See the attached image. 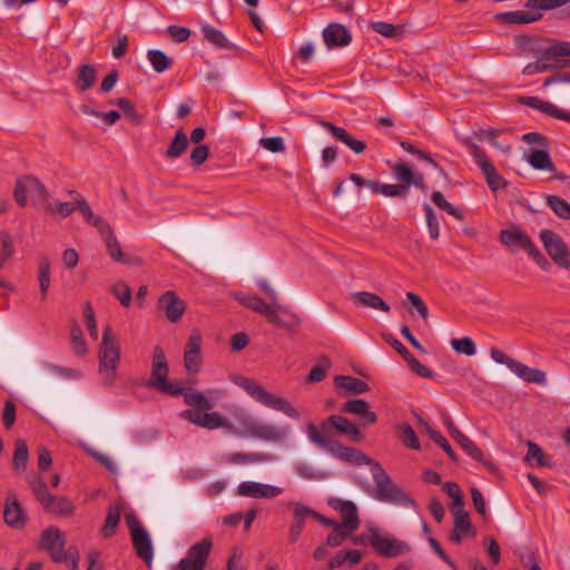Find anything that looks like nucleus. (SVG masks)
<instances>
[{
    "mask_svg": "<svg viewBox=\"0 0 570 570\" xmlns=\"http://www.w3.org/2000/svg\"><path fill=\"white\" fill-rule=\"evenodd\" d=\"M169 366L164 350L155 346L153 352L150 376L145 383L147 389L157 391L169 396H184L187 405H198L199 407H209L208 399L203 393L193 391L189 387L180 386L177 382L168 380Z\"/></svg>",
    "mask_w": 570,
    "mask_h": 570,
    "instance_id": "obj_1",
    "label": "nucleus"
},
{
    "mask_svg": "<svg viewBox=\"0 0 570 570\" xmlns=\"http://www.w3.org/2000/svg\"><path fill=\"white\" fill-rule=\"evenodd\" d=\"M65 546L66 538L59 528L49 527L42 531L39 548L47 551L55 562H65L69 570H78L80 558L78 548L70 546L65 550Z\"/></svg>",
    "mask_w": 570,
    "mask_h": 570,
    "instance_id": "obj_2",
    "label": "nucleus"
},
{
    "mask_svg": "<svg viewBox=\"0 0 570 570\" xmlns=\"http://www.w3.org/2000/svg\"><path fill=\"white\" fill-rule=\"evenodd\" d=\"M307 433L313 443L344 462H355L358 465L366 464L371 466L375 463L373 459L368 458L360 450L343 445L337 440H332L323 435L314 423L307 425Z\"/></svg>",
    "mask_w": 570,
    "mask_h": 570,
    "instance_id": "obj_3",
    "label": "nucleus"
},
{
    "mask_svg": "<svg viewBox=\"0 0 570 570\" xmlns=\"http://www.w3.org/2000/svg\"><path fill=\"white\" fill-rule=\"evenodd\" d=\"M234 382L244 389L255 401L271 407L275 411L283 412L288 417L298 420L301 413L286 399L269 393L264 386L257 384L253 379L238 375Z\"/></svg>",
    "mask_w": 570,
    "mask_h": 570,
    "instance_id": "obj_4",
    "label": "nucleus"
},
{
    "mask_svg": "<svg viewBox=\"0 0 570 570\" xmlns=\"http://www.w3.org/2000/svg\"><path fill=\"white\" fill-rule=\"evenodd\" d=\"M371 472L376 487V500L403 507H409L414 503L413 500L393 482L379 462L375 461V463H373Z\"/></svg>",
    "mask_w": 570,
    "mask_h": 570,
    "instance_id": "obj_5",
    "label": "nucleus"
},
{
    "mask_svg": "<svg viewBox=\"0 0 570 570\" xmlns=\"http://www.w3.org/2000/svg\"><path fill=\"white\" fill-rule=\"evenodd\" d=\"M119 358L120 350L115 342L112 330L108 325L104 328L102 341L99 350V368L108 384H111L115 379Z\"/></svg>",
    "mask_w": 570,
    "mask_h": 570,
    "instance_id": "obj_6",
    "label": "nucleus"
},
{
    "mask_svg": "<svg viewBox=\"0 0 570 570\" xmlns=\"http://www.w3.org/2000/svg\"><path fill=\"white\" fill-rule=\"evenodd\" d=\"M464 145L471 149V155L484 175L488 187L492 191H497L500 188L505 189L509 186L508 180L498 173L485 151L482 150L471 138H466L464 140Z\"/></svg>",
    "mask_w": 570,
    "mask_h": 570,
    "instance_id": "obj_7",
    "label": "nucleus"
},
{
    "mask_svg": "<svg viewBox=\"0 0 570 570\" xmlns=\"http://www.w3.org/2000/svg\"><path fill=\"white\" fill-rule=\"evenodd\" d=\"M540 239L551 259L561 268H570V252L564 240L551 229H542Z\"/></svg>",
    "mask_w": 570,
    "mask_h": 570,
    "instance_id": "obj_8",
    "label": "nucleus"
},
{
    "mask_svg": "<svg viewBox=\"0 0 570 570\" xmlns=\"http://www.w3.org/2000/svg\"><path fill=\"white\" fill-rule=\"evenodd\" d=\"M209 407H199L193 405L195 409L185 410L180 413V416L188 420L190 423L205 428L208 430H216L219 428H226L229 425L228 421L220 415L218 412L208 413L207 411L214 407V404L208 400Z\"/></svg>",
    "mask_w": 570,
    "mask_h": 570,
    "instance_id": "obj_9",
    "label": "nucleus"
},
{
    "mask_svg": "<svg viewBox=\"0 0 570 570\" xmlns=\"http://www.w3.org/2000/svg\"><path fill=\"white\" fill-rule=\"evenodd\" d=\"M368 542L374 550L384 558H394L410 552L411 547L402 540L384 538L380 534L379 529L371 528L368 530Z\"/></svg>",
    "mask_w": 570,
    "mask_h": 570,
    "instance_id": "obj_10",
    "label": "nucleus"
},
{
    "mask_svg": "<svg viewBox=\"0 0 570 570\" xmlns=\"http://www.w3.org/2000/svg\"><path fill=\"white\" fill-rule=\"evenodd\" d=\"M212 548L213 541L209 538H204L193 544L186 557L179 561L177 570H204Z\"/></svg>",
    "mask_w": 570,
    "mask_h": 570,
    "instance_id": "obj_11",
    "label": "nucleus"
},
{
    "mask_svg": "<svg viewBox=\"0 0 570 570\" xmlns=\"http://www.w3.org/2000/svg\"><path fill=\"white\" fill-rule=\"evenodd\" d=\"M244 429L252 438L268 442H282L291 432L288 425L278 426L254 420L246 422Z\"/></svg>",
    "mask_w": 570,
    "mask_h": 570,
    "instance_id": "obj_12",
    "label": "nucleus"
},
{
    "mask_svg": "<svg viewBox=\"0 0 570 570\" xmlns=\"http://www.w3.org/2000/svg\"><path fill=\"white\" fill-rule=\"evenodd\" d=\"M30 190H35L39 198L43 202H48L50 194L46 186L35 176H23L16 180L13 188V199L21 207L24 208L28 204L27 194Z\"/></svg>",
    "mask_w": 570,
    "mask_h": 570,
    "instance_id": "obj_13",
    "label": "nucleus"
},
{
    "mask_svg": "<svg viewBox=\"0 0 570 570\" xmlns=\"http://www.w3.org/2000/svg\"><path fill=\"white\" fill-rule=\"evenodd\" d=\"M28 519V514L19 502L17 494L8 493L3 507L4 523L13 530L21 531L26 528Z\"/></svg>",
    "mask_w": 570,
    "mask_h": 570,
    "instance_id": "obj_14",
    "label": "nucleus"
},
{
    "mask_svg": "<svg viewBox=\"0 0 570 570\" xmlns=\"http://www.w3.org/2000/svg\"><path fill=\"white\" fill-rule=\"evenodd\" d=\"M550 46L540 50L539 60H556L558 68H570V42L563 40L546 39Z\"/></svg>",
    "mask_w": 570,
    "mask_h": 570,
    "instance_id": "obj_15",
    "label": "nucleus"
},
{
    "mask_svg": "<svg viewBox=\"0 0 570 570\" xmlns=\"http://www.w3.org/2000/svg\"><path fill=\"white\" fill-rule=\"evenodd\" d=\"M331 429H334L341 435H348L351 440L356 443L364 439L358 425L342 415L333 414L321 423L323 433H328Z\"/></svg>",
    "mask_w": 570,
    "mask_h": 570,
    "instance_id": "obj_16",
    "label": "nucleus"
},
{
    "mask_svg": "<svg viewBox=\"0 0 570 570\" xmlns=\"http://www.w3.org/2000/svg\"><path fill=\"white\" fill-rule=\"evenodd\" d=\"M157 307L170 323L179 322L186 312V303L175 291H166L160 295Z\"/></svg>",
    "mask_w": 570,
    "mask_h": 570,
    "instance_id": "obj_17",
    "label": "nucleus"
},
{
    "mask_svg": "<svg viewBox=\"0 0 570 570\" xmlns=\"http://www.w3.org/2000/svg\"><path fill=\"white\" fill-rule=\"evenodd\" d=\"M328 504L334 510L340 511L342 518V527L350 532L356 531L360 527V518L357 507L353 501L333 498L328 500Z\"/></svg>",
    "mask_w": 570,
    "mask_h": 570,
    "instance_id": "obj_18",
    "label": "nucleus"
},
{
    "mask_svg": "<svg viewBox=\"0 0 570 570\" xmlns=\"http://www.w3.org/2000/svg\"><path fill=\"white\" fill-rule=\"evenodd\" d=\"M500 242L507 246L511 252L523 249L529 253L534 246L530 236L519 227L502 229L499 235Z\"/></svg>",
    "mask_w": 570,
    "mask_h": 570,
    "instance_id": "obj_19",
    "label": "nucleus"
},
{
    "mask_svg": "<svg viewBox=\"0 0 570 570\" xmlns=\"http://www.w3.org/2000/svg\"><path fill=\"white\" fill-rule=\"evenodd\" d=\"M282 492V488L254 481L242 482L236 490V494L246 498H274Z\"/></svg>",
    "mask_w": 570,
    "mask_h": 570,
    "instance_id": "obj_20",
    "label": "nucleus"
},
{
    "mask_svg": "<svg viewBox=\"0 0 570 570\" xmlns=\"http://www.w3.org/2000/svg\"><path fill=\"white\" fill-rule=\"evenodd\" d=\"M444 423L451 436L464 450V452L473 460H481L482 450L455 426L449 415L445 416Z\"/></svg>",
    "mask_w": 570,
    "mask_h": 570,
    "instance_id": "obj_21",
    "label": "nucleus"
},
{
    "mask_svg": "<svg viewBox=\"0 0 570 570\" xmlns=\"http://www.w3.org/2000/svg\"><path fill=\"white\" fill-rule=\"evenodd\" d=\"M130 537L137 556L150 567L154 559V548L148 532L145 528L142 530H134Z\"/></svg>",
    "mask_w": 570,
    "mask_h": 570,
    "instance_id": "obj_22",
    "label": "nucleus"
},
{
    "mask_svg": "<svg viewBox=\"0 0 570 570\" xmlns=\"http://www.w3.org/2000/svg\"><path fill=\"white\" fill-rule=\"evenodd\" d=\"M341 412L360 415L362 426L372 425L377 421L376 413L370 410L368 403L363 399L348 400L343 404Z\"/></svg>",
    "mask_w": 570,
    "mask_h": 570,
    "instance_id": "obj_23",
    "label": "nucleus"
},
{
    "mask_svg": "<svg viewBox=\"0 0 570 570\" xmlns=\"http://www.w3.org/2000/svg\"><path fill=\"white\" fill-rule=\"evenodd\" d=\"M324 42L328 48L344 47L352 41L350 31L340 23H330L323 30Z\"/></svg>",
    "mask_w": 570,
    "mask_h": 570,
    "instance_id": "obj_24",
    "label": "nucleus"
},
{
    "mask_svg": "<svg viewBox=\"0 0 570 570\" xmlns=\"http://www.w3.org/2000/svg\"><path fill=\"white\" fill-rule=\"evenodd\" d=\"M322 126L327 129L333 137L345 144L355 154H362L365 151V141L352 137L344 128L338 127L331 121H322Z\"/></svg>",
    "mask_w": 570,
    "mask_h": 570,
    "instance_id": "obj_25",
    "label": "nucleus"
},
{
    "mask_svg": "<svg viewBox=\"0 0 570 570\" xmlns=\"http://www.w3.org/2000/svg\"><path fill=\"white\" fill-rule=\"evenodd\" d=\"M352 301L355 305H362L382 312H390V305L377 294L371 292H356L352 295Z\"/></svg>",
    "mask_w": 570,
    "mask_h": 570,
    "instance_id": "obj_26",
    "label": "nucleus"
},
{
    "mask_svg": "<svg viewBox=\"0 0 570 570\" xmlns=\"http://www.w3.org/2000/svg\"><path fill=\"white\" fill-rule=\"evenodd\" d=\"M43 510L48 513L69 517L75 511V505L71 500L66 497L52 495L49 501L45 503Z\"/></svg>",
    "mask_w": 570,
    "mask_h": 570,
    "instance_id": "obj_27",
    "label": "nucleus"
},
{
    "mask_svg": "<svg viewBox=\"0 0 570 570\" xmlns=\"http://www.w3.org/2000/svg\"><path fill=\"white\" fill-rule=\"evenodd\" d=\"M204 39L217 49L233 50L235 46L226 38V36L210 24H203L200 27Z\"/></svg>",
    "mask_w": 570,
    "mask_h": 570,
    "instance_id": "obj_28",
    "label": "nucleus"
},
{
    "mask_svg": "<svg viewBox=\"0 0 570 570\" xmlns=\"http://www.w3.org/2000/svg\"><path fill=\"white\" fill-rule=\"evenodd\" d=\"M97 80V71L91 65H82L77 70L75 86L79 92H86L92 88Z\"/></svg>",
    "mask_w": 570,
    "mask_h": 570,
    "instance_id": "obj_29",
    "label": "nucleus"
},
{
    "mask_svg": "<svg viewBox=\"0 0 570 570\" xmlns=\"http://www.w3.org/2000/svg\"><path fill=\"white\" fill-rule=\"evenodd\" d=\"M527 160L537 170L556 171V166L546 148L531 149L527 156Z\"/></svg>",
    "mask_w": 570,
    "mask_h": 570,
    "instance_id": "obj_30",
    "label": "nucleus"
},
{
    "mask_svg": "<svg viewBox=\"0 0 570 570\" xmlns=\"http://www.w3.org/2000/svg\"><path fill=\"white\" fill-rule=\"evenodd\" d=\"M542 18L540 12L530 11H508L498 14V19L510 24H528L535 22Z\"/></svg>",
    "mask_w": 570,
    "mask_h": 570,
    "instance_id": "obj_31",
    "label": "nucleus"
},
{
    "mask_svg": "<svg viewBox=\"0 0 570 570\" xmlns=\"http://www.w3.org/2000/svg\"><path fill=\"white\" fill-rule=\"evenodd\" d=\"M336 386L348 391L352 394H362L370 391L366 382L350 375H336L334 377Z\"/></svg>",
    "mask_w": 570,
    "mask_h": 570,
    "instance_id": "obj_32",
    "label": "nucleus"
},
{
    "mask_svg": "<svg viewBox=\"0 0 570 570\" xmlns=\"http://www.w3.org/2000/svg\"><path fill=\"white\" fill-rule=\"evenodd\" d=\"M188 138L183 129H179L175 132L168 148L165 151V157L167 159H176L185 154L188 148Z\"/></svg>",
    "mask_w": 570,
    "mask_h": 570,
    "instance_id": "obj_33",
    "label": "nucleus"
},
{
    "mask_svg": "<svg viewBox=\"0 0 570 570\" xmlns=\"http://www.w3.org/2000/svg\"><path fill=\"white\" fill-rule=\"evenodd\" d=\"M512 372L528 383L544 384L547 380L543 371L531 368L519 361L514 364Z\"/></svg>",
    "mask_w": 570,
    "mask_h": 570,
    "instance_id": "obj_34",
    "label": "nucleus"
},
{
    "mask_svg": "<svg viewBox=\"0 0 570 570\" xmlns=\"http://www.w3.org/2000/svg\"><path fill=\"white\" fill-rule=\"evenodd\" d=\"M147 58L158 73L165 72L174 66V60L159 49L149 50Z\"/></svg>",
    "mask_w": 570,
    "mask_h": 570,
    "instance_id": "obj_35",
    "label": "nucleus"
},
{
    "mask_svg": "<svg viewBox=\"0 0 570 570\" xmlns=\"http://www.w3.org/2000/svg\"><path fill=\"white\" fill-rule=\"evenodd\" d=\"M368 188L375 194H382L387 197H403L407 194L405 186L383 184L377 180H370Z\"/></svg>",
    "mask_w": 570,
    "mask_h": 570,
    "instance_id": "obj_36",
    "label": "nucleus"
},
{
    "mask_svg": "<svg viewBox=\"0 0 570 570\" xmlns=\"http://www.w3.org/2000/svg\"><path fill=\"white\" fill-rule=\"evenodd\" d=\"M14 245L12 237L7 229L0 230V271L6 266L14 255Z\"/></svg>",
    "mask_w": 570,
    "mask_h": 570,
    "instance_id": "obj_37",
    "label": "nucleus"
},
{
    "mask_svg": "<svg viewBox=\"0 0 570 570\" xmlns=\"http://www.w3.org/2000/svg\"><path fill=\"white\" fill-rule=\"evenodd\" d=\"M111 104L119 107L132 125L140 126L144 122V117L136 110L134 102L129 98H118Z\"/></svg>",
    "mask_w": 570,
    "mask_h": 570,
    "instance_id": "obj_38",
    "label": "nucleus"
},
{
    "mask_svg": "<svg viewBox=\"0 0 570 570\" xmlns=\"http://www.w3.org/2000/svg\"><path fill=\"white\" fill-rule=\"evenodd\" d=\"M397 435L405 448L420 450L421 444L414 429L409 423L397 426Z\"/></svg>",
    "mask_w": 570,
    "mask_h": 570,
    "instance_id": "obj_39",
    "label": "nucleus"
},
{
    "mask_svg": "<svg viewBox=\"0 0 570 570\" xmlns=\"http://www.w3.org/2000/svg\"><path fill=\"white\" fill-rule=\"evenodd\" d=\"M16 450L13 454V469L16 471H23L27 469L29 462V450L24 440H16Z\"/></svg>",
    "mask_w": 570,
    "mask_h": 570,
    "instance_id": "obj_40",
    "label": "nucleus"
},
{
    "mask_svg": "<svg viewBox=\"0 0 570 570\" xmlns=\"http://www.w3.org/2000/svg\"><path fill=\"white\" fill-rule=\"evenodd\" d=\"M518 102L523 106L537 109L544 115L551 116L554 111L556 106L550 101H542L540 98L535 96H521L518 98Z\"/></svg>",
    "mask_w": 570,
    "mask_h": 570,
    "instance_id": "obj_41",
    "label": "nucleus"
},
{
    "mask_svg": "<svg viewBox=\"0 0 570 570\" xmlns=\"http://www.w3.org/2000/svg\"><path fill=\"white\" fill-rule=\"evenodd\" d=\"M332 366V362L327 356H321L317 364L311 370L306 377L307 383L322 382Z\"/></svg>",
    "mask_w": 570,
    "mask_h": 570,
    "instance_id": "obj_42",
    "label": "nucleus"
},
{
    "mask_svg": "<svg viewBox=\"0 0 570 570\" xmlns=\"http://www.w3.org/2000/svg\"><path fill=\"white\" fill-rule=\"evenodd\" d=\"M525 461L528 463H532V461H535L537 466H544V468H551L552 463L547 458L543 450L534 442L528 443V452L525 455Z\"/></svg>",
    "mask_w": 570,
    "mask_h": 570,
    "instance_id": "obj_43",
    "label": "nucleus"
},
{
    "mask_svg": "<svg viewBox=\"0 0 570 570\" xmlns=\"http://www.w3.org/2000/svg\"><path fill=\"white\" fill-rule=\"evenodd\" d=\"M50 266L51 265H50V261L48 257L40 258L38 278H39V287H40V293H41L42 299H45L47 297L48 289L50 287V282H51Z\"/></svg>",
    "mask_w": 570,
    "mask_h": 570,
    "instance_id": "obj_44",
    "label": "nucleus"
},
{
    "mask_svg": "<svg viewBox=\"0 0 570 570\" xmlns=\"http://www.w3.org/2000/svg\"><path fill=\"white\" fill-rule=\"evenodd\" d=\"M101 237L104 238L107 253L115 262L124 257V252L121 250L120 244L111 227L109 228V232H104Z\"/></svg>",
    "mask_w": 570,
    "mask_h": 570,
    "instance_id": "obj_45",
    "label": "nucleus"
},
{
    "mask_svg": "<svg viewBox=\"0 0 570 570\" xmlns=\"http://www.w3.org/2000/svg\"><path fill=\"white\" fill-rule=\"evenodd\" d=\"M453 515H454L453 529H455L456 531L459 530L461 532H464L472 537L475 535V530L473 529V525L470 520V514L468 511H465L463 509H459V510L453 511Z\"/></svg>",
    "mask_w": 570,
    "mask_h": 570,
    "instance_id": "obj_46",
    "label": "nucleus"
},
{
    "mask_svg": "<svg viewBox=\"0 0 570 570\" xmlns=\"http://www.w3.org/2000/svg\"><path fill=\"white\" fill-rule=\"evenodd\" d=\"M80 446L90 458H92L94 460L99 462L108 472H110L112 474L118 473V468H117L116 463L109 456L96 451L95 449H92L91 446H89L85 443H81Z\"/></svg>",
    "mask_w": 570,
    "mask_h": 570,
    "instance_id": "obj_47",
    "label": "nucleus"
},
{
    "mask_svg": "<svg viewBox=\"0 0 570 570\" xmlns=\"http://www.w3.org/2000/svg\"><path fill=\"white\" fill-rule=\"evenodd\" d=\"M80 446L90 458H92L94 460L99 462L108 472H110L112 474L118 473V468H117L116 463L109 456L96 451L95 449H92L91 446H89L85 443H81Z\"/></svg>",
    "mask_w": 570,
    "mask_h": 570,
    "instance_id": "obj_48",
    "label": "nucleus"
},
{
    "mask_svg": "<svg viewBox=\"0 0 570 570\" xmlns=\"http://www.w3.org/2000/svg\"><path fill=\"white\" fill-rule=\"evenodd\" d=\"M120 521V510L117 507H110L105 519V523L101 528V533L105 538H110L115 534V531Z\"/></svg>",
    "mask_w": 570,
    "mask_h": 570,
    "instance_id": "obj_49",
    "label": "nucleus"
},
{
    "mask_svg": "<svg viewBox=\"0 0 570 570\" xmlns=\"http://www.w3.org/2000/svg\"><path fill=\"white\" fill-rule=\"evenodd\" d=\"M71 334V346L75 354L83 356L88 352L87 343L80 326L75 323L70 331Z\"/></svg>",
    "mask_w": 570,
    "mask_h": 570,
    "instance_id": "obj_50",
    "label": "nucleus"
},
{
    "mask_svg": "<svg viewBox=\"0 0 570 570\" xmlns=\"http://www.w3.org/2000/svg\"><path fill=\"white\" fill-rule=\"evenodd\" d=\"M271 455L262 452L256 453H232L228 455V461L235 464H247L268 461Z\"/></svg>",
    "mask_w": 570,
    "mask_h": 570,
    "instance_id": "obj_51",
    "label": "nucleus"
},
{
    "mask_svg": "<svg viewBox=\"0 0 570 570\" xmlns=\"http://www.w3.org/2000/svg\"><path fill=\"white\" fill-rule=\"evenodd\" d=\"M400 146L402 147L403 150H405L406 153L411 154V155H414L416 157H419L420 159L422 160H425L428 161L429 164H431L435 169H438L441 174H445L444 169L439 165V163H436L430 153L428 151H424V150H421L419 148H416L412 142L410 141H401L400 142Z\"/></svg>",
    "mask_w": 570,
    "mask_h": 570,
    "instance_id": "obj_52",
    "label": "nucleus"
},
{
    "mask_svg": "<svg viewBox=\"0 0 570 570\" xmlns=\"http://www.w3.org/2000/svg\"><path fill=\"white\" fill-rule=\"evenodd\" d=\"M547 203L558 217L570 220V204L567 200L550 195L547 197Z\"/></svg>",
    "mask_w": 570,
    "mask_h": 570,
    "instance_id": "obj_53",
    "label": "nucleus"
},
{
    "mask_svg": "<svg viewBox=\"0 0 570 570\" xmlns=\"http://www.w3.org/2000/svg\"><path fill=\"white\" fill-rule=\"evenodd\" d=\"M237 299L244 307L249 308L263 316H265V314L271 308V306L258 296H243L237 297Z\"/></svg>",
    "mask_w": 570,
    "mask_h": 570,
    "instance_id": "obj_54",
    "label": "nucleus"
},
{
    "mask_svg": "<svg viewBox=\"0 0 570 570\" xmlns=\"http://www.w3.org/2000/svg\"><path fill=\"white\" fill-rule=\"evenodd\" d=\"M431 200L434 203L435 206L446 212L449 215L460 220L463 219L462 212L455 208L451 203H449L441 191H433L431 195Z\"/></svg>",
    "mask_w": 570,
    "mask_h": 570,
    "instance_id": "obj_55",
    "label": "nucleus"
},
{
    "mask_svg": "<svg viewBox=\"0 0 570 570\" xmlns=\"http://www.w3.org/2000/svg\"><path fill=\"white\" fill-rule=\"evenodd\" d=\"M392 173L395 178L400 181L401 186H405V190L409 191L413 181V171L412 169L404 164H396L392 167Z\"/></svg>",
    "mask_w": 570,
    "mask_h": 570,
    "instance_id": "obj_56",
    "label": "nucleus"
},
{
    "mask_svg": "<svg viewBox=\"0 0 570 570\" xmlns=\"http://www.w3.org/2000/svg\"><path fill=\"white\" fill-rule=\"evenodd\" d=\"M570 0H527L524 7L534 10L549 11L557 8H560Z\"/></svg>",
    "mask_w": 570,
    "mask_h": 570,
    "instance_id": "obj_57",
    "label": "nucleus"
},
{
    "mask_svg": "<svg viewBox=\"0 0 570 570\" xmlns=\"http://www.w3.org/2000/svg\"><path fill=\"white\" fill-rule=\"evenodd\" d=\"M112 295L120 302L124 307L131 304V289L125 282H117L111 286Z\"/></svg>",
    "mask_w": 570,
    "mask_h": 570,
    "instance_id": "obj_58",
    "label": "nucleus"
},
{
    "mask_svg": "<svg viewBox=\"0 0 570 570\" xmlns=\"http://www.w3.org/2000/svg\"><path fill=\"white\" fill-rule=\"evenodd\" d=\"M451 346L456 353L464 354L466 356H472L476 353L475 343L468 336L452 340Z\"/></svg>",
    "mask_w": 570,
    "mask_h": 570,
    "instance_id": "obj_59",
    "label": "nucleus"
},
{
    "mask_svg": "<svg viewBox=\"0 0 570 570\" xmlns=\"http://www.w3.org/2000/svg\"><path fill=\"white\" fill-rule=\"evenodd\" d=\"M77 197L75 198V204L66 202V203H59L57 205L47 204L46 210L51 214H58L62 218H66L70 216L75 210H77Z\"/></svg>",
    "mask_w": 570,
    "mask_h": 570,
    "instance_id": "obj_60",
    "label": "nucleus"
},
{
    "mask_svg": "<svg viewBox=\"0 0 570 570\" xmlns=\"http://www.w3.org/2000/svg\"><path fill=\"white\" fill-rule=\"evenodd\" d=\"M423 209L425 212L426 225L429 228L430 236L432 239H438L440 229H439V222L434 214V210H433L432 206L429 205L428 203H425L423 205Z\"/></svg>",
    "mask_w": 570,
    "mask_h": 570,
    "instance_id": "obj_61",
    "label": "nucleus"
},
{
    "mask_svg": "<svg viewBox=\"0 0 570 570\" xmlns=\"http://www.w3.org/2000/svg\"><path fill=\"white\" fill-rule=\"evenodd\" d=\"M83 317L87 324L89 335L94 338H98V328L96 323V315L92 305L87 302L83 307Z\"/></svg>",
    "mask_w": 570,
    "mask_h": 570,
    "instance_id": "obj_62",
    "label": "nucleus"
},
{
    "mask_svg": "<svg viewBox=\"0 0 570 570\" xmlns=\"http://www.w3.org/2000/svg\"><path fill=\"white\" fill-rule=\"evenodd\" d=\"M30 487L33 490V494L37 498V500L41 503L42 508L45 507V503L49 501V498L52 497V494L49 493L47 484L41 480H31Z\"/></svg>",
    "mask_w": 570,
    "mask_h": 570,
    "instance_id": "obj_63",
    "label": "nucleus"
},
{
    "mask_svg": "<svg viewBox=\"0 0 570 570\" xmlns=\"http://www.w3.org/2000/svg\"><path fill=\"white\" fill-rule=\"evenodd\" d=\"M209 156V147L207 145H197L190 153V161L194 166L203 165Z\"/></svg>",
    "mask_w": 570,
    "mask_h": 570,
    "instance_id": "obj_64",
    "label": "nucleus"
}]
</instances>
